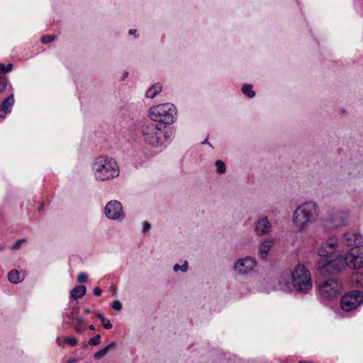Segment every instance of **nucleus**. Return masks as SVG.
I'll return each mask as SVG.
<instances>
[{
	"mask_svg": "<svg viewBox=\"0 0 363 363\" xmlns=\"http://www.w3.org/2000/svg\"><path fill=\"white\" fill-rule=\"evenodd\" d=\"M274 241V239H266L261 242L258 250V255L262 259H264L267 257L268 252L273 245Z\"/></svg>",
	"mask_w": 363,
	"mask_h": 363,
	"instance_id": "17",
	"label": "nucleus"
},
{
	"mask_svg": "<svg viewBox=\"0 0 363 363\" xmlns=\"http://www.w3.org/2000/svg\"><path fill=\"white\" fill-rule=\"evenodd\" d=\"M56 343H57L58 345H60V346H61V345H62V341L60 340V337H57L56 338Z\"/></svg>",
	"mask_w": 363,
	"mask_h": 363,
	"instance_id": "43",
	"label": "nucleus"
},
{
	"mask_svg": "<svg viewBox=\"0 0 363 363\" xmlns=\"http://www.w3.org/2000/svg\"><path fill=\"white\" fill-rule=\"evenodd\" d=\"M89 328L90 330H95V327H94V325H90L89 326Z\"/></svg>",
	"mask_w": 363,
	"mask_h": 363,
	"instance_id": "46",
	"label": "nucleus"
},
{
	"mask_svg": "<svg viewBox=\"0 0 363 363\" xmlns=\"http://www.w3.org/2000/svg\"><path fill=\"white\" fill-rule=\"evenodd\" d=\"M318 272L322 276H328L330 274H335L333 267H332L328 259L320 258L317 263Z\"/></svg>",
	"mask_w": 363,
	"mask_h": 363,
	"instance_id": "15",
	"label": "nucleus"
},
{
	"mask_svg": "<svg viewBox=\"0 0 363 363\" xmlns=\"http://www.w3.org/2000/svg\"><path fill=\"white\" fill-rule=\"evenodd\" d=\"M299 363H307L306 362H300Z\"/></svg>",
	"mask_w": 363,
	"mask_h": 363,
	"instance_id": "50",
	"label": "nucleus"
},
{
	"mask_svg": "<svg viewBox=\"0 0 363 363\" xmlns=\"http://www.w3.org/2000/svg\"><path fill=\"white\" fill-rule=\"evenodd\" d=\"M43 205L42 204V205L40 206V207L39 210H40V211H41V210H43Z\"/></svg>",
	"mask_w": 363,
	"mask_h": 363,
	"instance_id": "48",
	"label": "nucleus"
},
{
	"mask_svg": "<svg viewBox=\"0 0 363 363\" xmlns=\"http://www.w3.org/2000/svg\"><path fill=\"white\" fill-rule=\"evenodd\" d=\"M342 284L338 280L329 279L322 282L318 286L319 294L322 298L332 300L342 292Z\"/></svg>",
	"mask_w": 363,
	"mask_h": 363,
	"instance_id": "6",
	"label": "nucleus"
},
{
	"mask_svg": "<svg viewBox=\"0 0 363 363\" xmlns=\"http://www.w3.org/2000/svg\"><path fill=\"white\" fill-rule=\"evenodd\" d=\"M55 37L52 35H44L41 38V42L43 44H48L55 40Z\"/></svg>",
	"mask_w": 363,
	"mask_h": 363,
	"instance_id": "33",
	"label": "nucleus"
},
{
	"mask_svg": "<svg viewBox=\"0 0 363 363\" xmlns=\"http://www.w3.org/2000/svg\"><path fill=\"white\" fill-rule=\"evenodd\" d=\"M348 216L346 213L335 211L330 213L323 220V226L325 230H333L346 225Z\"/></svg>",
	"mask_w": 363,
	"mask_h": 363,
	"instance_id": "9",
	"label": "nucleus"
},
{
	"mask_svg": "<svg viewBox=\"0 0 363 363\" xmlns=\"http://www.w3.org/2000/svg\"><path fill=\"white\" fill-rule=\"evenodd\" d=\"M162 90V84L160 82L152 84L146 91V98L153 99Z\"/></svg>",
	"mask_w": 363,
	"mask_h": 363,
	"instance_id": "19",
	"label": "nucleus"
},
{
	"mask_svg": "<svg viewBox=\"0 0 363 363\" xmlns=\"http://www.w3.org/2000/svg\"><path fill=\"white\" fill-rule=\"evenodd\" d=\"M96 316L101 321L103 326L105 329L108 330V329L112 328L113 325L111 323V322L109 320H106V318L102 313H97Z\"/></svg>",
	"mask_w": 363,
	"mask_h": 363,
	"instance_id": "27",
	"label": "nucleus"
},
{
	"mask_svg": "<svg viewBox=\"0 0 363 363\" xmlns=\"http://www.w3.org/2000/svg\"><path fill=\"white\" fill-rule=\"evenodd\" d=\"M332 267H333V272L335 273L340 272L342 269H343L345 266H347V261L346 259V256H339L336 259L333 260L328 259Z\"/></svg>",
	"mask_w": 363,
	"mask_h": 363,
	"instance_id": "18",
	"label": "nucleus"
},
{
	"mask_svg": "<svg viewBox=\"0 0 363 363\" xmlns=\"http://www.w3.org/2000/svg\"><path fill=\"white\" fill-rule=\"evenodd\" d=\"M253 230L259 236L268 235L272 230V225L267 217H262L255 221Z\"/></svg>",
	"mask_w": 363,
	"mask_h": 363,
	"instance_id": "12",
	"label": "nucleus"
},
{
	"mask_svg": "<svg viewBox=\"0 0 363 363\" xmlns=\"http://www.w3.org/2000/svg\"><path fill=\"white\" fill-rule=\"evenodd\" d=\"M128 74V72H124L123 73V79H125V77H127Z\"/></svg>",
	"mask_w": 363,
	"mask_h": 363,
	"instance_id": "45",
	"label": "nucleus"
},
{
	"mask_svg": "<svg viewBox=\"0 0 363 363\" xmlns=\"http://www.w3.org/2000/svg\"><path fill=\"white\" fill-rule=\"evenodd\" d=\"M78 360L76 359H71L67 361V363H77Z\"/></svg>",
	"mask_w": 363,
	"mask_h": 363,
	"instance_id": "42",
	"label": "nucleus"
},
{
	"mask_svg": "<svg viewBox=\"0 0 363 363\" xmlns=\"http://www.w3.org/2000/svg\"><path fill=\"white\" fill-rule=\"evenodd\" d=\"M150 227H151L150 224L148 222H147V221L143 222V231L144 233L147 232L150 229Z\"/></svg>",
	"mask_w": 363,
	"mask_h": 363,
	"instance_id": "38",
	"label": "nucleus"
},
{
	"mask_svg": "<svg viewBox=\"0 0 363 363\" xmlns=\"http://www.w3.org/2000/svg\"><path fill=\"white\" fill-rule=\"evenodd\" d=\"M177 109L171 103H165L152 106L148 111V116L155 122L166 125L174 123L177 121Z\"/></svg>",
	"mask_w": 363,
	"mask_h": 363,
	"instance_id": "4",
	"label": "nucleus"
},
{
	"mask_svg": "<svg viewBox=\"0 0 363 363\" xmlns=\"http://www.w3.org/2000/svg\"><path fill=\"white\" fill-rule=\"evenodd\" d=\"M291 284L298 294H307L312 289L310 272L302 264H298L291 274Z\"/></svg>",
	"mask_w": 363,
	"mask_h": 363,
	"instance_id": "5",
	"label": "nucleus"
},
{
	"mask_svg": "<svg viewBox=\"0 0 363 363\" xmlns=\"http://www.w3.org/2000/svg\"><path fill=\"white\" fill-rule=\"evenodd\" d=\"M319 216V207L312 201L299 204L294 211L292 224L297 232L305 231L308 225L314 223Z\"/></svg>",
	"mask_w": 363,
	"mask_h": 363,
	"instance_id": "1",
	"label": "nucleus"
},
{
	"mask_svg": "<svg viewBox=\"0 0 363 363\" xmlns=\"http://www.w3.org/2000/svg\"><path fill=\"white\" fill-rule=\"evenodd\" d=\"M252 85L250 84H245L242 86V92L243 94L247 96V97L252 99L255 96L256 93L252 89Z\"/></svg>",
	"mask_w": 363,
	"mask_h": 363,
	"instance_id": "22",
	"label": "nucleus"
},
{
	"mask_svg": "<svg viewBox=\"0 0 363 363\" xmlns=\"http://www.w3.org/2000/svg\"><path fill=\"white\" fill-rule=\"evenodd\" d=\"M86 292V288L84 286L79 285L73 288L70 291V298L77 300L83 297Z\"/></svg>",
	"mask_w": 363,
	"mask_h": 363,
	"instance_id": "20",
	"label": "nucleus"
},
{
	"mask_svg": "<svg viewBox=\"0 0 363 363\" xmlns=\"http://www.w3.org/2000/svg\"><path fill=\"white\" fill-rule=\"evenodd\" d=\"M9 89L11 90V93L10 95L6 98L1 104V108L2 110V112L4 114H5V116L7 113H9L11 112L12 107L14 105L15 99H14V95L13 93V86L11 84H9Z\"/></svg>",
	"mask_w": 363,
	"mask_h": 363,
	"instance_id": "16",
	"label": "nucleus"
},
{
	"mask_svg": "<svg viewBox=\"0 0 363 363\" xmlns=\"http://www.w3.org/2000/svg\"><path fill=\"white\" fill-rule=\"evenodd\" d=\"M277 289L286 291L289 289V286L287 284H284L282 282H279L278 286L276 287Z\"/></svg>",
	"mask_w": 363,
	"mask_h": 363,
	"instance_id": "37",
	"label": "nucleus"
},
{
	"mask_svg": "<svg viewBox=\"0 0 363 363\" xmlns=\"http://www.w3.org/2000/svg\"><path fill=\"white\" fill-rule=\"evenodd\" d=\"M75 321H76L75 324L84 325V320L82 318L76 317Z\"/></svg>",
	"mask_w": 363,
	"mask_h": 363,
	"instance_id": "40",
	"label": "nucleus"
},
{
	"mask_svg": "<svg viewBox=\"0 0 363 363\" xmlns=\"http://www.w3.org/2000/svg\"><path fill=\"white\" fill-rule=\"evenodd\" d=\"M87 274L86 273H84V272H81L78 274V281L81 283H84L85 281H86L87 280Z\"/></svg>",
	"mask_w": 363,
	"mask_h": 363,
	"instance_id": "36",
	"label": "nucleus"
},
{
	"mask_svg": "<svg viewBox=\"0 0 363 363\" xmlns=\"http://www.w3.org/2000/svg\"><path fill=\"white\" fill-rule=\"evenodd\" d=\"M101 342V336L100 335H96L94 337H91L89 340L88 343L90 345H98Z\"/></svg>",
	"mask_w": 363,
	"mask_h": 363,
	"instance_id": "32",
	"label": "nucleus"
},
{
	"mask_svg": "<svg viewBox=\"0 0 363 363\" xmlns=\"http://www.w3.org/2000/svg\"><path fill=\"white\" fill-rule=\"evenodd\" d=\"M65 342L72 346V347H74L77 345L78 343V340L77 339L74 337V336H68V337H66L65 338Z\"/></svg>",
	"mask_w": 363,
	"mask_h": 363,
	"instance_id": "30",
	"label": "nucleus"
},
{
	"mask_svg": "<svg viewBox=\"0 0 363 363\" xmlns=\"http://www.w3.org/2000/svg\"><path fill=\"white\" fill-rule=\"evenodd\" d=\"M101 293H102V291H101V289H100L99 288H95V289H94V294L95 296H100V295L101 294Z\"/></svg>",
	"mask_w": 363,
	"mask_h": 363,
	"instance_id": "41",
	"label": "nucleus"
},
{
	"mask_svg": "<svg viewBox=\"0 0 363 363\" xmlns=\"http://www.w3.org/2000/svg\"><path fill=\"white\" fill-rule=\"evenodd\" d=\"M104 213L111 220L121 222L125 219L123 205L117 200L108 201L104 206Z\"/></svg>",
	"mask_w": 363,
	"mask_h": 363,
	"instance_id": "7",
	"label": "nucleus"
},
{
	"mask_svg": "<svg viewBox=\"0 0 363 363\" xmlns=\"http://www.w3.org/2000/svg\"><path fill=\"white\" fill-rule=\"evenodd\" d=\"M8 279L11 283L16 284L23 281L24 276L18 270L13 269L8 274Z\"/></svg>",
	"mask_w": 363,
	"mask_h": 363,
	"instance_id": "21",
	"label": "nucleus"
},
{
	"mask_svg": "<svg viewBox=\"0 0 363 363\" xmlns=\"http://www.w3.org/2000/svg\"><path fill=\"white\" fill-rule=\"evenodd\" d=\"M363 303V293L359 291H352L345 294L340 301V306L344 311L356 309Z\"/></svg>",
	"mask_w": 363,
	"mask_h": 363,
	"instance_id": "8",
	"label": "nucleus"
},
{
	"mask_svg": "<svg viewBox=\"0 0 363 363\" xmlns=\"http://www.w3.org/2000/svg\"><path fill=\"white\" fill-rule=\"evenodd\" d=\"M139 132L144 143L155 148L166 146L169 138L167 132H164L157 123L153 122L143 123Z\"/></svg>",
	"mask_w": 363,
	"mask_h": 363,
	"instance_id": "3",
	"label": "nucleus"
},
{
	"mask_svg": "<svg viewBox=\"0 0 363 363\" xmlns=\"http://www.w3.org/2000/svg\"><path fill=\"white\" fill-rule=\"evenodd\" d=\"M26 240L24 238H21L18 240L12 246L11 250H17L20 248L22 243L25 242Z\"/></svg>",
	"mask_w": 363,
	"mask_h": 363,
	"instance_id": "34",
	"label": "nucleus"
},
{
	"mask_svg": "<svg viewBox=\"0 0 363 363\" xmlns=\"http://www.w3.org/2000/svg\"><path fill=\"white\" fill-rule=\"evenodd\" d=\"M343 242L348 246H361L363 242L362 235L355 231H347L342 236Z\"/></svg>",
	"mask_w": 363,
	"mask_h": 363,
	"instance_id": "14",
	"label": "nucleus"
},
{
	"mask_svg": "<svg viewBox=\"0 0 363 363\" xmlns=\"http://www.w3.org/2000/svg\"><path fill=\"white\" fill-rule=\"evenodd\" d=\"M352 281L357 286L363 287V274L357 273L352 277Z\"/></svg>",
	"mask_w": 363,
	"mask_h": 363,
	"instance_id": "26",
	"label": "nucleus"
},
{
	"mask_svg": "<svg viewBox=\"0 0 363 363\" xmlns=\"http://www.w3.org/2000/svg\"><path fill=\"white\" fill-rule=\"evenodd\" d=\"M13 65L9 63L5 65L4 63H0V72L7 73L11 71Z\"/></svg>",
	"mask_w": 363,
	"mask_h": 363,
	"instance_id": "31",
	"label": "nucleus"
},
{
	"mask_svg": "<svg viewBox=\"0 0 363 363\" xmlns=\"http://www.w3.org/2000/svg\"><path fill=\"white\" fill-rule=\"evenodd\" d=\"M84 313H89L91 312V311H90V310H89V308H86V309H84Z\"/></svg>",
	"mask_w": 363,
	"mask_h": 363,
	"instance_id": "47",
	"label": "nucleus"
},
{
	"mask_svg": "<svg viewBox=\"0 0 363 363\" xmlns=\"http://www.w3.org/2000/svg\"><path fill=\"white\" fill-rule=\"evenodd\" d=\"M77 310L72 308L70 311L66 312L64 317L69 319L70 321H74L77 317Z\"/></svg>",
	"mask_w": 363,
	"mask_h": 363,
	"instance_id": "29",
	"label": "nucleus"
},
{
	"mask_svg": "<svg viewBox=\"0 0 363 363\" xmlns=\"http://www.w3.org/2000/svg\"><path fill=\"white\" fill-rule=\"evenodd\" d=\"M112 308H113L114 310L117 311H121V308H122V304H121V301H118V300H116V301H114L112 303Z\"/></svg>",
	"mask_w": 363,
	"mask_h": 363,
	"instance_id": "35",
	"label": "nucleus"
},
{
	"mask_svg": "<svg viewBox=\"0 0 363 363\" xmlns=\"http://www.w3.org/2000/svg\"><path fill=\"white\" fill-rule=\"evenodd\" d=\"M91 172L96 181L113 179L120 174V168L115 159L107 155H100L91 162Z\"/></svg>",
	"mask_w": 363,
	"mask_h": 363,
	"instance_id": "2",
	"label": "nucleus"
},
{
	"mask_svg": "<svg viewBox=\"0 0 363 363\" xmlns=\"http://www.w3.org/2000/svg\"><path fill=\"white\" fill-rule=\"evenodd\" d=\"M68 324L72 327L74 330L78 333H82L85 331L86 328L84 325L75 324L73 321H69Z\"/></svg>",
	"mask_w": 363,
	"mask_h": 363,
	"instance_id": "28",
	"label": "nucleus"
},
{
	"mask_svg": "<svg viewBox=\"0 0 363 363\" xmlns=\"http://www.w3.org/2000/svg\"><path fill=\"white\" fill-rule=\"evenodd\" d=\"M257 261L255 257L246 256L237 259L233 264V269L238 275H247L255 270Z\"/></svg>",
	"mask_w": 363,
	"mask_h": 363,
	"instance_id": "10",
	"label": "nucleus"
},
{
	"mask_svg": "<svg viewBox=\"0 0 363 363\" xmlns=\"http://www.w3.org/2000/svg\"><path fill=\"white\" fill-rule=\"evenodd\" d=\"M337 245V240L336 238H329L328 240L323 242L318 250V255L321 258L328 259L331 256Z\"/></svg>",
	"mask_w": 363,
	"mask_h": 363,
	"instance_id": "13",
	"label": "nucleus"
},
{
	"mask_svg": "<svg viewBox=\"0 0 363 363\" xmlns=\"http://www.w3.org/2000/svg\"><path fill=\"white\" fill-rule=\"evenodd\" d=\"M116 345V342H112L111 343L108 345L106 347H105L102 350L96 352L94 354V358L96 359H100L101 357H103L108 353L110 348L115 347Z\"/></svg>",
	"mask_w": 363,
	"mask_h": 363,
	"instance_id": "23",
	"label": "nucleus"
},
{
	"mask_svg": "<svg viewBox=\"0 0 363 363\" xmlns=\"http://www.w3.org/2000/svg\"><path fill=\"white\" fill-rule=\"evenodd\" d=\"M345 256L348 267L359 269L363 266V246L351 248Z\"/></svg>",
	"mask_w": 363,
	"mask_h": 363,
	"instance_id": "11",
	"label": "nucleus"
},
{
	"mask_svg": "<svg viewBox=\"0 0 363 363\" xmlns=\"http://www.w3.org/2000/svg\"><path fill=\"white\" fill-rule=\"evenodd\" d=\"M128 34L130 35H133L135 38H138L139 37V35L137 34V30L135 29H130L128 30Z\"/></svg>",
	"mask_w": 363,
	"mask_h": 363,
	"instance_id": "39",
	"label": "nucleus"
},
{
	"mask_svg": "<svg viewBox=\"0 0 363 363\" xmlns=\"http://www.w3.org/2000/svg\"><path fill=\"white\" fill-rule=\"evenodd\" d=\"M201 144H208L210 147H213V146H212V145H211V143H208V138H207V139H206L204 141H203V142L201 143Z\"/></svg>",
	"mask_w": 363,
	"mask_h": 363,
	"instance_id": "44",
	"label": "nucleus"
},
{
	"mask_svg": "<svg viewBox=\"0 0 363 363\" xmlns=\"http://www.w3.org/2000/svg\"><path fill=\"white\" fill-rule=\"evenodd\" d=\"M216 172L219 174H223L226 172V166L223 161L218 160L215 162Z\"/></svg>",
	"mask_w": 363,
	"mask_h": 363,
	"instance_id": "24",
	"label": "nucleus"
},
{
	"mask_svg": "<svg viewBox=\"0 0 363 363\" xmlns=\"http://www.w3.org/2000/svg\"><path fill=\"white\" fill-rule=\"evenodd\" d=\"M188 269H189V264H188L187 261H184L182 264H179L177 263L173 266V271L174 272L181 271V272L185 273L188 271Z\"/></svg>",
	"mask_w": 363,
	"mask_h": 363,
	"instance_id": "25",
	"label": "nucleus"
},
{
	"mask_svg": "<svg viewBox=\"0 0 363 363\" xmlns=\"http://www.w3.org/2000/svg\"><path fill=\"white\" fill-rule=\"evenodd\" d=\"M4 247L0 245V250H3Z\"/></svg>",
	"mask_w": 363,
	"mask_h": 363,
	"instance_id": "49",
	"label": "nucleus"
}]
</instances>
